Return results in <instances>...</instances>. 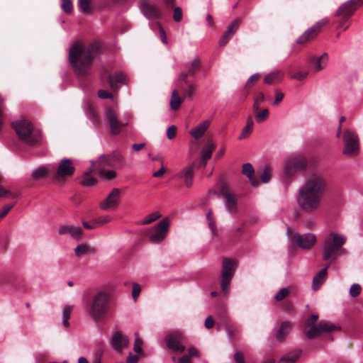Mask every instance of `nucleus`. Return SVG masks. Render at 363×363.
<instances>
[{"mask_svg": "<svg viewBox=\"0 0 363 363\" xmlns=\"http://www.w3.org/2000/svg\"><path fill=\"white\" fill-rule=\"evenodd\" d=\"M345 242V235L334 231L330 232L323 244V259L332 262L339 256L345 255L347 252L342 247Z\"/></svg>", "mask_w": 363, "mask_h": 363, "instance_id": "4", "label": "nucleus"}, {"mask_svg": "<svg viewBox=\"0 0 363 363\" xmlns=\"http://www.w3.org/2000/svg\"><path fill=\"white\" fill-rule=\"evenodd\" d=\"M99 173L101 178L108 180L112 179L116 177V173L113 170L100 169Z\"/></svg>", "mask_w": 363, "mask_h": 363, "instance_id": "46", "label": "nucleus"}, {"mask_svg": "<svg viewBox=\"0 0 363 363\" xmlns=\"http://www.w3.org/2000/svg\"><path fill=\"white\" fill-rule=\"evenodd\" d=\"M224 206L230 214H235L238 208L237 196L230 192L223 194Z\"/></svg>", "mask_w": 363, "mask_h": 363, "instance_id": "18", "label": "nucleus"}, {"mask_svg": "<svg viewBox=\"0 0 363 363\" xmlns=\"http://www.w3.org/2000/svg\"><path fill=\"white\" fill-rule=\"evenodd\" d=\"M161 216H162V215L160 214V212L155 211V212L149 214L148 216H147L145 218V219L141 221V224L142 225L149 224V223L156 220L157 219L160 218Z\"/></svg>", "mask_w": 363, "mask_h": 363, "instance_id": "40", "label": "nucleus"}, {"mask_svg": "<svg viewBox=\"0 0 363 363\" xmlns=\"http://www.w3.org/2000/svg\"><path fill=\"white\" fill-rule=\"evenodd\" d=\"M62 8L66 13H71L73 9L72 4L70 0H62Z\"/></svg>", "mask_w": 363, "mask_h": 363, "instance_id": "56", "label": "nucleus"}, {"mask_svg": "<svg viewBox=\"0 0 363 363\" xmlns=\"http://www.w3.org/2000/svg\"><path fill=\"white\" fill-rule=\"evenodd\" d=\"M233 277L221 274L220 277V290L228 294L230 290V284Z\"/></svg>", "mask_w": 363, "mask_h": 363, "instance_id": "36", "label": "nucleus"}, {"mask_svg": "<svg viewBox=\"0 0 363 363\" xmlns=\"http://www.w3.org/2000/svg\"><path fill=\"white\" fill-rule=\"evenodd\" d=\"M58 233L60 235H69L72 238L77 241H80L82 238L83 230L79 227L72 225H62L59 227Z\"/></svg>", "mask_w": 363, "mask_h": 363, "instance_id": "14", "label": "nucleus"}, {"mask_svg": "<svg viewBox=\"0 0 363 363\" xmlns=\"http://www.w3.org/2000/svg\"><path fill=\"white\" fill-rule=\"evenodd\" d=\"M236 267L237 263L235 260L225 258L223 260L221 274L233 277Z\"/></svg>", "mask_w": 363, "mask_h": 363, "instance_id": "28", "label": "nucleus"}, {"mask_svg": "<svg viewBox=\"0 0 363 363\" xmlns=\"http://www.w3.org/2000/svg\"><path fill=\"white\" fill-rule=\"evenodd\" d=\"M104 116L109 124L112 134H118L123 128L128 125L119 121L116 111L111 107H108L105 110Z\"/></svg>", "mask_w": 363, "mask_h": 363, "instance_id": "10", "label": "nucleus"}, {"mask_svg": "<svg viewBox=\"0 0 363 363\" xmlns=\"http://www.w3.org/2000/svg\"><path fill=\"white\" fill-rule=\"evenodd\" d=\"M234 359L236 363H245L244 356L240 352H237L234 354Z\"/></svg>", "mask_w": 363, "mask_h": 363, "instance_id": "64", "label": "nucleus"}, {"mask_svg": "<svg viewBox=\"0 0 363 363\" xmlns=\"http://www.w3.org/2000/svg\"><path fill=\"white\" fill-rule=\"evenodd\" d=\"M284 73L282 70H274L264 77V82L267 84H275L281 82L284 78Z\"/></svg>", "mask_w": 363, "mask_h": 363, "instance_id": "25", "label": "nucleus"}, {"mask_svg": "<svg viewBox=\"0 0 363 363\" xmlns=\"http://www.w3.org/2000/svg\"><path fill=\"white\" fill-rule=\"evenodd\" d=\"M308 164V162L306 157H299L297 158L296 161L293 164H291L289 162H287L284 167V173L286 175L290 174V169L293 167L294 169H304Z\"/></svg>", "mask_w": 363, "mask_h": 363, "instance_id": "26", "label": "nucleus"}, {"mask_svg": "<svg viewBox=\"0 0 363 363\" xmlns=\"http://www.w3.org/2000/svg\"><path fill=\"white\" fill-rule=\"evenodd\" d=\"M91 162L92 163V165H91L90 169L89 171L86 172L84 174V175L82 176L81 183L83 186H90L94 185L96 183L95 178L91 175V172H92L93 168L95 166V163L93 162Z\"/></svg>", "mask_w": 363, "mask_h": 363, "instance_id": "30", "label": "nucleus"}, {"mask_svg": "<svg viewBox=\"0 0 363 363\" xmlns=\"http://www.w3.org/2000/svg\"><path fill=\"white\" fill-rule=\"evenodd\" d=\"M186 67L188 69L189 73L194 74L195 72H196L199 69L200 62H199V60L194 59L189 64H187L186 65Z\"/></svg>", "mask_w": 363, "mask_h": 363, "instance_id": "41", "label": "nucleus"}, {"mask_svg": "<svg viewBox=\"0 0 363 363\" xmlns=\"http://www.w3.org/2000/svg\"><path fill=\"white\" fill-rule=\"evenodd\" d=\"M12 126L18 138L28 145H34L41 139L40 134L35 131L32 123L28 120H17L12 123Z\"/></svg>", "mask_w": 363, "mask_h": 363, "instance_id": "5", "label": "nucleus"}, {"mask_svg": "<svg viewBox=\"0 0 363 363\" xmlns=\"http://www.w3.org/2000/svg\"><path fill=\"white\" fill-rule=\"evenodd\" d=\"M91 253H94L93 248L86 243H81L74 249V254L77 257H82Z\"/></svg>", "mask_w": 363, "mask_h": 363, "instance_id": "31", "label": "nucleus"}, {"mask_svg": "<svg viewBox=\"0 0 363 363\" xmlns=\"http://www.w3.org/2000/svg\"><path fill=\"white\" fill-rule=\"evenodd\" d=\"M112 218L109 216H103L94 220L96 227L111 222Z\"/></svg>", "mask_w": 363, "mask_h": 363, "instance_id": "50", "label": "nucleus"}, {"mask_svg": "<svg viewBox=\"0 0 363 363\" xmlns=\"http://www.w3.org/2000/svg\"><path fill=\"white\" fill-rule=\"evenodd\" d=\"M361 289L359 284H353L350 289V295L352 297H356L360 294Z\"/></svg>", "mask_w": 363, "mask_h": 363, "instance_id": "52", "label": "nucleus"}, {"mask_svg": "<svg viewBox=\"0 0 363 363\" xmlns=\"http://www.w3.org/2000/svg\"><path fill=\"white\" fill-rule=\"evenodd\" d=\"M304 334L309 339L318 337L322 333H328L334 330H340L341 327L336 325L328 321H321L318 325H312L308 327Z\"/></svg>", "mask_w": 363, "mask_h": 363, "instance_id": "8", "label": "nucleus"}, {"mask_svg": "<svg viewBox=\"0 0 363 363\" xmlns=\"http://www.w3.org/2000/svg\"><path fill=\"white\" fill-rule=\"evenodd\" d=\"M326 189V182L320 174H312L299 187L296 202L306 213L317 212L321 206L322 198Z\"/></svg>", "mask_w": 363, "mask_h": 363, "instance_id": "1", "label": "nucleus"}, {"mask_svg": "<svg viewBox=\"0 0 363 363\" xmlns=\"http://www.w3.org/2000/svg\"><path fill=\"white\" fill-rule=\"evenodd\" d=\"M242 22V19L240 18H236L231 22V23L227 27V29L225 32V34L230 36L231 38L238 30L240 25Z\"/></svg>", "mask_w": 363, "mask_h": 363, "instance_id": "34", "label": "nucleus"}, {"mask_svg": "<svg viewBox=\"0 0 363 363\" xmlns=\"http://www.w3.org/2000/svg\"><path fill=\"white\" fill-rule=\"evenodd\" d=\"M300 352H290L281 357L279 363H295L298 359Z\"/></svg>", "mask_w": 363, "mask_h": 363, "instance_id": "37", "label": "nucleus"}, {"mask_svg": "<svg viewBox=\"0 0 363 363\" xmlns=\"http://www.w3.org/2000/svg\"><path fill=\"white\" fill-rule=\"evenodd\" d=\"M292 326V323L289 321L283 322L277 333V340L279 342H281L282 340H284L291 330Z\"/></svg>", "mask_w": 363, "mask_h": 363, "instance_id": "29", "label": "nucleus"}, {"mask_svg": "<svg viewBox=\"0 0 363 363\" xmlns=\"http://www.w3.org/2000/svg\"><path fill=\"white\" fill-rule=\"evenodd\" d=\"M99 165L111 166V157L110 155H102L97 162Z\"/></svg>", "mask_w": 363, "mask_h": 363, "instance_id": "48", "label": "nucleus"}, {"mask_svg": "<svg viewBox=\"0 0 363 363\" xmlns=\"http://www.w3.org/2000/svg\"><path fill=\"white\" fill-rule=\"evenodd\" d=\"M328 264L325 268L322 269L313 279L312 289L314 291L318 290L320 286L325 282L328 277Z\"/></svg>", "mask_w": 363, "mask_h": 363, "instance_id": "27", "label": "nucleus"}, {"mask_svg": "<svg viewBox=\"0 0 363 363\" xmlns=\"http://www.w3.org/2000/svg\"><path fill=\"white\" fill-rule=\"evenodd\" d=\"M173 362L175 363H191L189 359V356L184 355L179 359H176L175 357L172 358Z\"/></svg>", "mask_w": 363, "mask_h": 363, "instance_id": "62", "label": "nucleus"}, {"mask_svg": "<svg viewBox=\"0 0 363 363\" xmlns=\"http://www.w3.org/2000/svg\"><path fill=\"white\" fill-rule=\"evenodd\" d=\"M328 55L325 52L319 57H314L311 60L310 64L312 66V70L314 72H318L323 69L328 65Z\"/></svg>", "mask_w": 363, "mask_h": 363, "instance_id": "21", "label": "nucleus"}, {"mask_svg": "<svg viewBox=\"0 0 363 363\" xmlns=\"http://www.w3.org/2000/svg\"><path fill=\"white\" fill-rule=\"evenodd\" d=\"M121 197V190L114 188L107 196L99 203V207L103 211L115 209L119 204Z\"/></svg>", "mask_w": 363, "mask_h": 363, "instance_id": "11", "label": "nucleus"}, {"mask_svg": "<svg viewBox=\"0 0 363 363\" xmlns=\"http://www.w3.org/2000/svg\"><path fill=\"white\" fill-rule=\"evenodd\" d=\"M259 79V73H255L254 74H252L247 81V83H246V86L247 87H250L252 86V84L254 83H255L256 82H257Z\"/></svg>", "mask_w": 363, "mask_h": 363, "instance_id": "57", "label": "nucleus"}, {"mask_svg": "<svg viewBox=\"0 0 363 363\" xmlns=\"http://www.w3.org/2000/svg\"><path fill=\"white\" fill-rule=\"evenodd\" d=\"M126 75L123 72H117L114 76H109L108 82L112 89H116V82L126 84Z\"/></svg>", "mask_w": 363, "mask_h": 363, "instance_id": "32", "label": "nucleus"}, {"mask_svg": "<svg viewBox=\"0 0 363 363\" xmlns=\"http://www.w3.org/2000/svg\"><path fill=\"white\" fill-rule=\"evenodd\" d=\"M176 135V127L174 125L169 126L167 130V137L169 139H172Z\"/></svg>", "mask_w": 363, "mask_h": 363, "instance_id": "61", "label": "nucleus"}, {"mask_svg": "<svg viewBox=\"0 0 363 363\" xmlns=\"http://www.w3.org/2000/svg\"><path fill=\"white\" fill-rule=\"evenodd\" d=\"M140 291L141 286L138 284L134 283L133 285L132 296L135 302L137 301Z\"/></svg>", "mask_w": 363, "mask_h": 363, "instance_id": "55", "label": "nucleus"}, {"mask_svg": "<svg viewBox=\"0 0 363 363\" xmlns=\"http://www.w3.org/2000/svg\"><path fill=\"white\" fill-rule=\"evenodd\" d=\"M194 164H191L184 167L177 174V177L183 180L186 187H191L193 184Z\"/></svg>", "mask_w": 363, "mask_h": 363, "instance_id": "19", "label": "nucleus"}, {"mask_svg": "<svg viewBox=\"0 0 363 363\" xmlns=\"http://www.w3.org/2000/svg\"><path fill=\"white\" fill-rule=\"evenodd\" d=\"M215 145L213 143H208L201 150V158L206 160H209L211 157Z\"/></svg>", "mask_w": 363, "mask_h": 363, "instance_id": "39", "label": "nucleus"}, {"mask_svg": "<svg viewBox=\"0 0 363 363\" xmlns=\"http://www.w3.org/2000/svg\"><path fill=\"white\" fill-rule=\"evenodd\" d=\"M99 45L93 43L84 46L76 43L69 48V61L74 72L78 76H84L89 73L93 59L99 54Z\"/></svg>", "mask_w": 363, "mask_h": 363, "instance_id": "2", "label": "nucleus"}, {"mask_svg": "<svg viewBox=\"0 0 363 363\" xmlns=\"http://www.w3.org/2000/svg\"><path fill=\"white\" fill-rule=\"evenodd\" d=\"M169 225V219L164 218L150 228L148 232V240L150 242L155 244L162 242L167 236Z\"/></svg>", "mask_w": 363, "mask_h": 363, "instance_id": "7", "label": "nucleus"}, {"mask_svg": "<svg viewBox=\"0 0 363 363\" xmlns=\"http://www.w3.org/2000/svg\"><path fill=\"white\" fill-rule=\"evenodd\" d=\"M141 11L146 18L150 19L158 18L161 16L160 11L146 1H142Z\"/></svg>", "mask_w": 363, "mask_h": 363, "instance_id": "20", "label": "nucleus"}, {"mask_svg": "<svg viewBox=\"0 0 363 363\" xmlns=\"http://www.w3.org/2000/svg\"><path fill=\"white\" fill-rule=\"evenodd\" d=\"M318 315L317 314L311 315L305 323L306 327H311L314 325L315 322L318 320Z\"/></svg>", "mask_w": 363, "mask_h": 363, "instance_id": "59", "label": "nucleus"}, {"mask_svg": "<svg viewBox=\"0 0 363 363\" xmlns=\"http://www.w3.org/2000/svg\"><path fill=\"white\" fill-rule=\"evenodd\" d=\"M72 308L73 307L72 306H65L62 310V325L66 328L69 326V319L70 317L71 312L72 311Z\"/></svg>", "mask_w": 363, "mask_h": 363, "instance_id": "38", "label": "nucleus"}, {"mask_svg": "<svg viewBox=\"0 0 363 363\" xmlns=\"http://www.w3.org/2000/svg\"><path fill=\"white\" fill-rule=\"evenodd\" d=\"M206 218L208 221V226L212 232V234L213 235H216V225H215V223L213 222V218H212V216H211V212L209 211L207 214H206Z\"/></svg>", "mask_w": 363, "mask_h": 363, "instance_id": "53", "label": "nucleus"}, {"mask_svg": "<svg viewBox=\"0 0 363 363\" xmlns=\"http://www.w3.org/2000/svg\"><path fill=\"white\" fill-rule=\"evenodd\" d=\"M254 123L251 118H248L247 120V124L242 130V132L239 136V139L242 140L250 135L253 130Z\"/></svg>", "mask_w": 363, "mask_h": 363, "instance_id": "35", "label": "nucleus"}, {"mask_svg": "<svg viewBox=\"0 0 363 363\" xmlns=\"http://www.w3.org/2000/svg\"><path fill=\"white\" fill-rule=\"evenodd\" d=\"M113 291V287L111 285L101 286L86 303L85 311L95 322L101 320L107 313Z\"/></svg>", "mask_w": 363, "mask_h": 363, "instance_id": "3", "label": "nucleus"}, {"mask_svg": "<svg viewBox=\"0 0 363 363\" xmlns=\"http://www.w3.org/2000/svg\"><path fill=\"white\" fill-rule=\"evenodd\" d=\"M182 334L180 333L168 335L165 338L168 348L179 353L184 352L185 347L182 342Z\"/></svg>", "mask_w": 363, "mask_h": 363, "instance_id": "13", "label": "nucleus"}, {"mask_svg": "<svg viewBox=\"0 0 363 363\" xmlns=\"http://www.w3.org/2000/svg\"><path fill=\"white\" fill-rule=\"evenodd\" d=\"M86 114L93 123H98L99 122V116L97 115L96 112L95 111L94 108L92 107L91 105L88 106Z\"/></svg>", "mask_w": 363, "mask_h": 363, "instance_id": "42", "label": "nucleus"}, {"mask_svg": "<svg viewBox=\"0 0 363 363\" xmlns=\"http://www.w3.org/2000/svg\"><path fill=\"white\" fill-rule=\"evenodd\" d=\"M211 121L205 120L199 123L195 128L191 130L190 135L195 139L201 138L208 129Z\"/></svg>", "mask_w": 363, "mask_h": 363, "instance_id": "22", "label": "nucleus"}, {"mask_svg": "<svg viewBox=\"0 0 363 363\" xmlns=\"http://www.w3.org/2000/svg\"><path fill=\"white\" fill-rule=\"evenodd\" d=\"M186 84L187 86V89L183 92L184 98L191 97L194 91V86L189 83V81H186Z\"/></svg>", "mask_w": 363, "mask_h": 363, "instance_id": "54", "label": "nucleus"}, {"mask_svg": "<svg viewBox=\"0 0 363 363\" xmlns=\"http://www.w3.org/2000/svg\"><path fill=\"white\" fill-rule=\"evenodd\" d=\"M342 154L349 157H355L359 154L360 145L357 133L350 128L344 130L342 134Z\"/></svg>", "mask_w": 363, "mask_h": 363, "instance_id": "6", "label": "nucleus"}, {"mask_svg": "<svg viewBox=\"0 0 363 363\" xmlns=\"http://www.w3.org/2000/svg\"><path fill=\"white\" fill-rule=\"evenodd\" d=\"M135 335H136V337H135V342H134V351L138 354H140L142 353L143 352V348H142V346H143V340L142 339H140L138 336V334L135 333Z\"/></svg>", "mask_w": 363, "mask_h": 363, "instance_id": "49", "label": "nucleus"}, {"mask_svg": "<svg viewBox=\"0 0 363 363\" xmlns=\"http://www.w3.org/2000/svg\"><path fill=\"white\" fill-rule=\"evenodd\" d=\"M271 177L272 172L269 167H266L260 174V181L264 184L268 183L271 179Z\"/></svg>", "mask_w": 363, "mask_h": 363, "instance_id": "43", "label": "nucleus"}, {"mask_svg": "<svg viewBox=\"0 0 363 363\" xmlns=\"http://www.w3.org/2000/svg\"><path fill=\"white\" fill-rule=\"evenodd\" d=\"M296 242L299 247L308 250L315 245L316 237L314 234L308 233L298 236Z\"/></svg>", "mask_w": 363, "mask_h": 363, "instance_id": "17", "label": "nucleus"}, {"mask_svg": "<svg viewBox=\"0 0 363 363\" xmlns=\"http://www.w3.org/2000/svg\"><path fill=\"white\" fill-rule=\"evenodd\" d=\"M182 99L179 95V91L174 89L172 92L171 99L169 101L170 108L172 110H177L179 108Z\"/></svg>", "mask_w": 363, "mask_h": 363, "instance_id": "33", "label": "nucleus"}, {"mask_svg": "<svg viewBox=\"0 0 363 363\" xmlns=\"http://www.w3.org/2000/svg\"><path fill=\"white\" fill-rule=\"evenodd\" d=\"M328 23V20L327 18L322 19L321 21L317 22L315 25H313L312 27L306 30L297 40L296 42L298 44H303L306 42L309 41L310 40L314 38L320 27L323 26L327 24Z\"/></svg>", "mask_w": 363, "mask_h": 363, "instance_id": "12", "label": "nucleus"}, {"mask_svg": "<svg viewBox=\"0 0 363 363\" xmlns=\"http://www.w3.org/2000/svg\"><path fill=\"white\" fill-rule=\"evenodd\" d=\"M358 2L363 3V0H349L346 1L336 11V16L348 18L356 10Z\"/></svg>", "mask_w": 363, "mask_h": 363, "instance_id": "15", "label": "nucleus"}, {"mask_svg": "<svg viewBox=\"0 0 363 363\" xmlns=\"http://www.w3.org/2000/svg\"><path fill=\"white\" fill-rule=\"evenodd\" d=\"M13 205H6L4 206L1 210L0 211V218H4L9 212V211L13 208Z\"/></svg>", "mask_w": 363, "mask_h": 363, "instance_id": "63", "label": "nucleus"}, {"mask_svg": "<svg viewBox=\"0 0 363 363\" xmlns=\"http://www.w3.org/2000/svg\"><path fill=\"white\" fill-rule=\"evenodd\" d=\"M225 330L229 339L233 340L238 333V330L233 325H228L225 327Z\"/></svg>", "mask_w": 363, "mask_h": 363, "instance_id": "51", "label": "nucleus"}, {"mask_svg": "<svg viewBox=\"0 0 363 363\" xmlns=\"http://www.w3.org/2000/svg\"><path fill=\"white\" fill-rule=\"evenodd\" d=\"M90 3L91 0H79V6L82 12L85 13H89L91 9Z\"/></svg>", "mask_w": 363, "mask_h": 363, "instance_id": "47", "label": "nucleus"}, {"mask_svg": "<svg viewBox=\"0 0 363 363\" xmlns=\"http://www.w3.org/2000/svg\"><path fill=\"white\" fill-rule=\"evenodd\" d=\"M173 18L176 22H179L182 20V13L179 7L174 9Z\"/></svg>", "mask_w": 363, "mask_h": 363, "instance_id": "60", "label": "nucleus"}, {"mask_svg": "<svg viewBox=\"0 0 363 363\" xmlns=\"http://www.w3.org/2000/svg\"><path fill=\"white\" fill-rule=\"evenodd\" d=\"M242 172L248 178L252 186L257 187L259 185L260 182L254 177L255 169L250 163H245L242 165Z\"/></svg>", "mask_w": 363, "mask_h": 363, "instance_id": "23", "label": "nucleus"}, {"mask_svg": "<svg viewBox=\"0 0 363 363\" xmlns=\"http://www.w3.org/2000/svg\"><path fill=\"white\" fill-rule=\"evenodd\" d=\"M53 171L54 167L50 164L41 165L33 171L32 177L34 179H42L52 174Z\"/></svg>", "mask_w": 363, "mask_h": 363, "instance_id": "24", "label": "nucleus"}, {"mask_svg": "<svg viewBox=\"0 0 363 363\" xmlns=\"http://www.w3.org/2000/svg\"><path fill=\"white\" fill-rule=\"evenodd\" d=\"M289 288H282L276 294L274 298L277 301H281L289 296Z\"/></svg>", "mask_w": 363, "mask_h": 363, "instance_id": "45", "label": "nucleus"}, {"mask_svg": "<svg viewBox=\"0 0 363 363\" xmlns=\"http://www.w3.org/2000/svg\"><path fill=\"white\" fill-rule=\"evenodd\" d=\"M129 340L126 336L123 335L119 331L115 332L111 338V346L118 352H121L127 347Z\"/></svg>", "mask_w": 363, "mask_h": 363, "instance_id": "16", "label": "nucleus"}, {"mask_svg": "<svg viewBox=\"0 0 363 363\" xmlns=\"http://www.w3.org/2000/svg\"><path fill=\"white\" fill-rule=\"evenodd\" d=\"M74 167L72 161L68 158L62 159L56 169V177L58 181L63 182L69 177H71L74 172Z\"/></svg>", "mask_w": 363, "mask_h": 363, "instance_id": "9", "label": "nucleus"}, {"mask_svg": "<svg viewBox=\"0 0 363 363\" xmlns=\"http://www.w3.org/2000/svg\"><path fill=\"white\" fill-rule=\"evenodd\" d=\"M268 115H269L268 110L267 108H265L259 112H257V111L255 112V117L257 122L262 123L267 120V118H268Z\"/></svg>", "mask_w": 363, "mask_h": 363, "instance_id": "44", "label": "nucleus"}, {"mask_svg": "<svg viewBox=\"0 0 363 363\" xmlns=\"http://www.w3.org/2000/svg\"><path fill=\"white\" fill-rule=\"evenodd\" d=\"M308 74V72H298L294 74H293L291 77L294 79H296L298 81H301L305 79Z\"/></svg>", "mask_w": 363, "mask_h": 363, "instance_id": "58", "label": "nucleus"}]
</instances>
